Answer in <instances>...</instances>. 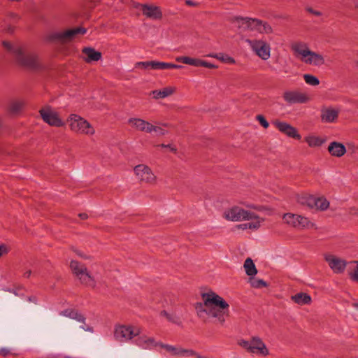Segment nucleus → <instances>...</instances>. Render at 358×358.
Wrapping results in <instances>:
<instances>
[{
  "label": "nucleus",
  "instance_id": "1",
  "mask_svg": "<svg viewBox=\"0 0 358 358\" xmlns=\"http://www.w3.org/2000/svg\"><path fill=\"white\" fill-rule=\"evenodd\" d=\"M203 303H196L195 309L199 317L205 315L214 317L220 324H223L229 315V304L214 292L202 294Z\"/></svg>",
  "mask_w": 358,
  "mask_h": 358
},
{
  "label": "nucleus",
  "instance_id": "2",
  "mask_svg": "<svg viewBox=\"0 0 358 358\" xmlns=\"http://www.w3.org/2000/svg\"><path fill=\"white\" fill-rule=\"evenodd\" d=\"M2 44L6 50L14 57L18 65L34 71L41 69V64L34 54L24 50L19 45H14L8 41H3Z\"/></svg>",
  "mask_w": 358,
  "mask_h": 358
},
{
  "label": "nucleus",
  "instance_id": "3",
  "mask_svg": "<svg viewBox=\"0 0 358 358\" xmlns=\"http://www.w3.org/2000/svg\"><path fill=\"white\" fill-rule=\"evenodd\" d=\"M297 201L301 205L306 206L311 210H324L329 206V202L324 197H316L308 194L298 196Z\"/></svg>",
  "mask_w": 358,
  "mask_h": 358
},
{
  "label": "nucleus",
  "instance_id": "4",
  "mask_svg": "<svg viewBox=\"0 0 358 358\" xmlns=\"http://www.w3.org/2000/svg\"><path fill=\"white\" fill-rule=\"evenodd\" d=\"M68 121L70 122L71 129L75 132L90 135L94 134L95 131L90 122L78 115L71 114Z\"/></svg>",
  "mask_w": 358,
  "mask_h": 358
},
{
  "label": "nucleus",
  "instance_id": "5",
  "mask_svg": "<svg viewBox=\"0 0 358 358\" xmlns=\"http://www.w3.org/2000/svg\"><path fill=\"white\" fill-rule=\"evenodd\" d=\"M240 346L251 353L258 354L263 356L268 355V350L262 340L259 337H252L251 341L241 340L238 341Z\"/></svg>",
  "mask_w": 358,
  "mask_h": 358
},
{
  "label": "nucleus",
  "instance_id": "6",
  "mask_svg": "<svg viewBox=\"0 0 358 358\" xmlns=\"http://www.w3.org/2000/svg\"><path fill=\"white\" fill-rule=\"evenodd\" d=\"M70 267L73 273L78 278L82 284L92 287L95 286L94 280L87 272V268L85 265L76 260H72L70 264Z\"/></svg>",
  "mask_w": 358,
  "mask_h": 358
},
{
  "label": "nucleus",
  "instance_id": "7",
  "mask_svg": "<svg viewBox=\"0 0 358 358\" xmlns=\"http://www.w3.org/2000/svg\"><path fill=\"white\" fill-rule=\"evenodd\" d=\"M141 333V329L133 326L120 325L116 327L114 332L115 338L120 342H125Z\"/></svg>",
  "mask_w": 358,
  "mask_h": 358
},
{
  "label": "nucleus",
  "instance_id": "8",
  "mask_svg": "<svg viewBox=\"0 0 358 358\" xmlns=\"http://www.w3.org/2000/svg\"><path fill=\"white\" fill-rule=\"evenodd\" d=\"M43 120L52 127H61L64 125V122L59 117L57 112L55 111L51 106H46L39 110Z\"/></svg>",
  "mask_w": 358,
  "mask_h": 358
},
{
  "label": "nucleus",
  "instance_id": "9",
  "mask_svg": "<svg viewBox=\"0 0 358 358\" xmlns=\"http://www.w3.org/2000/svg\"><path fill=\"white\" fill-rule=\"evenodd\" d=\"M231 22L241 31H257L259 32L260 20L236 16L233 17Z\"/></svg>",
  "mask_w": 358,
  "mask_h": 358
},
{
  "label": "nucleus",
  "instance_id": "10",
  "mask_svg": "<svg viewBox=\"0 0 358 358\" xmlns=\"http://www.w3.org/2000/svg\"><path fill=\"white\" fill-rule=\"evenodd\" d=\"M245 42L262 59L267 60L270 57L271 48L266 41L263 40L246 39Z\"/></svg>",
  "mask_w": 358,
  "mask_h": 358
},
{
  "label": "nucleus",
  "instance_id": "11",
  "mask_svg": "<svg viewBox=\"0 0 358 358\" xmlns=\"http://www.w3.org/2000/svg\"><path fill=\"white\" fill-rule=\"evenodd\" d=\"M292 49L297 55L303 57H307L308 55L311 54L313 56L312 64L320 66L324 63L323 57L320 54L310 50L306 43H296L293 45Z\"/></svg>",
  "mask_w": 358,
  "mask_h": 358
},
{
  "label": "nucleus",
  "instance_id": "12",
  "mask_svg": "<svg viewBox=\"0 0 358 358\" xmlns=\"http://www.w3.org/2000/svg\"><path fill=\"white\" fill-rule=\"evenodd\" d=\"M224 217L227 220L237 222L241 220H249L255 217V213L234 206L224 212Z\"/></svg>",
  "mask_w": 358,
  "mask_h": 358
},
{
  "label": "nucleus",
  "instance_id": "13",
  "mask_svg": "<svg viewBox=\"0 0 358 358\" xmlns=\"http://www.w3.org/2000/svg\"><path fill=\"white\" fill-rule=\"evenodd\" d=\"M283 220L289 226L298 229L308 228L313 225L307 217L293 213H285Z\"/></svg>",
  "mask_w": 358,
  "mask_h": 358
},
{
  "label": "nucleus",
  "instance_id": "14",
  "mask_svg": "<svg viewBox=\"0 0 358 358\" xmlns=\"http://www.w3.org/2000/svg\"><path fill=\"white\" fill-rule=\"evenodd\" d=\"M87 32V29L83 27H77L71 29H68L62 32L53 33L50 37L51 41H58L65 42L72 40L76 35L84 34Z\"/></svg>",
  "mask_w": 358,
  "mask_h": 358
},
{
  "label": "nucleus",
  "instance_id": "15",
  "mask_svg": "<svg viewBox=\"0 0 358 358\" xmlns=\"http://www.w3.org/2000/svg\"><path fill=\"white\" fill-rule=\"evenodd\" d=\"M134 172L141 181L151 183L155 180V176L148 166L137 165L134 168Z\"/></svg>",
  "mask_w": 358,
  "mask_h": 358
},
{
  "label": "nucleus",
  "instance_id": "16",
  "mask_svg": "<svg viewBox=\"0 0 358 358\" xmlns=\"http://www.w3.org/2000/svg\"><path fill=\"white\" fill-rule=\"evenodd\" d=\"M284 100L288 104L304 103L308 101V97L306 94L299 91H285L282 96Z\"/></svg>",
  "mask_w": 358,
  "mask_h": 358
},
{
  "label": "nucleus",
  "instance_id": "17",
  "mask_svg": "<svg viewBox=\"0 0 358 358\" xmlns=\"http://www.w3.org/2000/svg\"><path fill=\"white\" fill-rule=\"evenodd\" d=\"M325 260L335 273H341L345 271L346 262L331 255L325 256Z\"/></svg>",
  "mask_w": 358,
  "mask_h": 358
},
{
  "label": "nucleus",
  "instance_id": "18",
  "mask_svg": "<svg viewBox=\"0 0 358 358\" xmlns=\"http://www.w3.org/2000/svg\"><path fill=\"white\" fill-rule=\"evenodd\" d=\"M275 127L282 133L285 134L289 137L299 139L301 136L297 132L296 129L291 124L280 121H275L273 123Z\"/></svg>",
  "mask_w": 358,
  "mask_h": 358
},
{
  "label": "nucleus",
  "instance_id": "19",
  "mask_svg": "<svg viewBox=\"0 0 358 358\" xmlns=\"http://www.w3.org/2000/svg\"><path fill=\"white\" fill-rule=\"evenodd\" d=\"M142 12L148 18L159 20L162 17V12L157 6L144 4L142 6Z\"/></svg>",
  "mask_w": 358,
  "mask_h": 358
},
{
  "label": "nucleus",
  "instance_id": "20",
  "mask_svg": "<svg viewBox=\"0 0 358 358\" xmlns=\"http://www.w3.org/2000/svg\"><path fill=\"white\" fill-rule=\"evenodd\" d=\"M137 336L134 343L136 345L143 349L150 350L154 347L158 346V343L156 342L153 338L147 337L144 335L141 336V334Z\"/></svg>",
  "mask_w": 358,
  "mask_h": 358
},
{
  "label": "nucleus",
  "instance_id": "21",
  "mask_svg": "<svg viewBox=\"0 0 358 358\" xmlns=\"http://www.w3.org/2000/svg\"><path fill=\"white\" fill-rule=\"evenodd\" d=\"M339 110L333 108H324L321 110V120L323 122H334L338 117Z\"/></svg>",
  "mask_w": 358,
  "mask_h": 358
},
{
  "label": "nucleus",
  "instance_id": "22",
  "mask_svg": "<svg viewBox=\"0 0 358 358\" xmlns=\"http://www.w3.org/2000/svg\"><path fill=\"white\" fill-rule=\"evenodd\" d=\"M128 122L138 131L150 133L152 124L145 120L140 118H129Z\"/></svg>",
  "mask_w": 358,
  "mask_h": 358
},
{
  "label": "nucleus",
  "instance_id": "23",
  "mask_svg": "<svg viewBox=\"0 0 358 358\" xmlns=\"http://www.w3.org/2000/svg\"><path fill=\"white\" fill-rule=\"evenodd\" d=\"M158 346L166 350V352L170 353L173 356H179L181 358H185L187 355V352H188L189 350L183 349L182 348L176 347L173 345L164 344L162 343H158Z\"/></svg>",
  "mask_w": 358,
  "mask_h": 358
},
{
  "label": "nucleus",
  "instance_id": "24",
  "mask_svg": "<svg viewBox=\"0 0 358 358\" xmlns=\"http://www.w3.org/2000/svg\"><path fill=\"white\" fill-rule=\"evenodd\" d=\"M83 59L88 63L97 62L101 58L100 52L95 50L92 48L86 47L83 50Z\"/></svg>",
  "mask_w": 358,
  "mask_h": 358
},
{
  "label": "nucleus",
  "instance_id": "25",
  "mask_svg": "<svg viewBox=\"0 0 358 358\" xmlns=\"http://www.w3.org/2000/svg\"><path fill=\"white\" fill-rule=\"evenodd\" d=\"M328 151L332 156L341 157L346 152V148L343 143L334 141L329 145Z\"/></svg>",
  "mask_w": 358,
  "mask_h": 358
},
{
  "label": "nucleus",
  "instance_id": "26",
  "mask_svg": "<svg viewBox=\"0 0 358 358\" xmlns=\"http://www.w3.org/2000/svg\"><path fill=\"white\" fill-rule=\"evenodd\" d=\"M59 315L62 316H64L73 320H75L79 322L85 324V317L80 313L77 311L75 309H65L59 313Z\"/></svg>",
  "mask_w": 358,
  "mask_h": 358
},
{
  "label": "nucleus",
  "instance_id": "27",
  "mask_svg": "<svg viewBox=\"0 0 358 358\" xmlns=\"http://www.w3.org/2000/svg\"><path fill=\"white\" fill-rule=\"evenodd\" d=\"M291 299L299 305L309 304L311 302V297L306 293L299 292L291 296Z\"/></svg>",
  "mask_w": 358,
  "mask_h": 358
},
{
  "label": "nucleus",
  "instance_id": "28",
  "mask_svg": "<svg viewBox=\"0 0 358 358\" xmlns=\"http://www.w3.org/2000/svg\"><path fill=\"white\" fill-rule=\"evenodd\" d=\"M249 222L243 223L238 225V228L243 230L250 229L252 230L257 229L260 227L262 220L255 214V217L250 219Z\"/></svg>",
  "mask_w": 358,
  "mask_h": 358
},
{
  "label": "nucleus",
  "instance_id": "29",
  "mask_svg": "<svg viewBox=\"0 0 358 358\" xmlns=\"http://www.w3.org/2000/svg\"><path fill=\"white\" fill-rule=\"evenodd\" d=\"M243 267L246 274L249 275L250 278L254 277L257 273L256 266L250 258H247L245 259Z\"/></svg>",
  "mask_w": 358,
  "mask_h": 358
},
{
  "label": "nucleus",
  "instance_id": "30",
  "mask_svg": "<svg viewBox=\"0 0 358 358\" xmlns=\"http://www.w3.org/2000/svg\"><path fill=\"white\" fill-rule=\"evenodd\" d=\"M173 92L174 89L173 87H165L162 90H153L151 93L155 99H158L167 97L172 94Z\"/></svg>",
  "mask_w": 358,
  "mask_h": 358
},
{
  "label": "nucleus",
  "instance_id": "31",
  "mask_svg": "<svg viewBox=\"0 0 358 358\" xmlns=\"http://www.w3.org/2000/svg\"><path fill=\"white\" fill-rule=\"evenodd\" d=\"M161 315L166 317L168 321L173 324L178 325H180L181 324L180 316L179 315V314H177L176 311L173 313H169L167 310H164L161 312Z\"/></svg>",
  "mask_w": 358,
  "mask_h": 358
},
{
  "label": "nucleus",
  "instance_id": "32",
  "mask_svg": "<svg viewBox=\"0 0 358 358\" xmlns=\"http://www.w3.org/2000/svg\"><path fill=\"white\" fill-rule=\"evenodd\" d=\"M176 61L194 66H200L201 64V59L192 58L189 57H178L176 58Z\"/></svg>",
  "mask_w": 358,
  "mask_h": 358
},
{
  "label": "nucleus",
  "instance_id": "33",
  "mask_svg": "<svg viewBox=\"0 0 358 358\" xmlns=\"http://www.w3.org/2000/svg\"><path fill=\"white\" fill-rule=\"evenodd\" d=\"M303 78L307 84L312 86H316L320 83L319 79L317 77L310 74H304Z\"/></svg>",
  "mask_w": 358,
  "mask_h": 358
},
{
  "label": "nucleus",
  "instance_id": "34",
  "mask_svg": "<svg viewBox=\"0 0 358 358\" xmlns=\"http://www.w3.org/2000/svg\"><path fill=\"white\" fill-rule=\"evenodd\" d=\"M250 282L252 287L261 288L267 286V283L262 279H255L254 277L250 278Z\"/></svg>",
  "mask_w": 358,
  "mask_h": 358
},
{
  "label": "nucleus",
  "instance_id": "35",
  "mask_svg": "<svg viewBox=\"0 0 358 358\" xmlns=\"http://www.w3.org/2000/svg\"><path fill=\"white\" fill-rule=\"evenodd\" d=\"M272 31H273V29L269 24L260 20L259 33H260V34H271V33H272Z\"/></svg>",
  "mask_w": 358,
  "mask_h": 358
},
{
  "label": "nucleus",
  "instance_id": "36",
  "mask_svg": "<svg viewBox=\"0 0 358 358\" xmlns=\"http://www.w3.org/2000/svg\"><path fill=\"white\" fill-rule=\"evenodd\" d=\"M22 102L20 101H14L10 103L9 108L10 112L13 113H17L22 110Z\"/></svg>",
  "mask_w": 358,
  "mask_h": 358
},
{
  "label": "nucleus",
  "instance_id": "37",
  "mask_svg": "<svg viewBox=\"0 0 358 358\" xmlns=\"http://www.w3.org/2000/svg\"><path fill=\"white\" fill-rule=\"evenodd\" d=\"M154 69L155 70H164L171 69V63L154 61Z\"/></svg>",
  "mask_w": 358,
  "mask_h": 358
},
{
  "label": "nucleus",
  "instance_id": "38",
  "mask_svg": "<svg viewBox=\"0 0 358 358\" xmlns=\"http://www.w3.org/2000/svg\"><path fill=\"white\" fill-rule=\"evenodd\" d=\"M154 61L138 62L136 63L135 66L137 68H142L144 69H154Z\"/></svg>",
  "mask_w": 358,
  "mask_h": 358
},
{
  "label": "nucleus",
  "instance_id": "39",
  "mask_svg": "<svg viewBox=\"0 0 358 358\" xmlns=\"http://www.w3.org/2000/svg\"><path fill=\"white\" fill-rule=\"evenodd\" d=\"M308 144L311 147L320 146L322 144V141L318 137H309L307 138Z\"/></svg>",
  "mask_w": 358,
  "mask_h": 358
},
{
  "label": "nucleus",
  "instance_id": "40",
  "mask_svg": "<svg viewBox=\"0 0 358 358\" xmlns=\"http://www.w3.org/2000/svg\"><path fill=\"white\" fill-rule=\"evenodd\" d=\"M152 131H155L157 136H164L168 133V131L163 129L162 127L154 126L152 124L150 133H152Z\"/></svg>",
  "mask_w": 358,
  "mask_h": 358
},
{
  "label": "nucleus",
  "instance_id": "41",
  "mask_svg": "<svg viewBox=\"0 0 358 358\" xmlns=\"http://www.w3.org/2000/svg\"><path fill=\"white\" fill-rule=\"evenodd\" d=\"M216 58H217L222 61L227 62L229 63H231V64L235 63L234 59L228 55H224L220 54V56H216Z\"/></svg>",
  "mask_w": 358,
  "mask_h": 358
},
{
  "label": "nucleus",
  "instance_id": "42",
  "mask_svg": "<svg viewBox=\"0 0 358 358\" xmlns=\"http://www.w3.org/2000/svg\"><path fill=\"white\" fill-rule=\"evenodd\" d=\"M257 120L259 121V122L260 123V124L264 127V128H268V126H269V124L268 122V121L265 119V117L262 115H258L257 116Z\"/></svg>",
  "mask_w": 358,
  "mask_h": 358
},
{
  "label": "nucleus",
  "instance_id": "43",
  "mask_svg": "<svg viewBox=\"0 0 358 358\" xmlns=\"http://www.w3.org/2000/svg\"><path fill=\"white\" fill-rule=\"evenodd\" d=\"M350 275L353 281L358 282V263L356 265L354 272L350 273Z\"/></svg>",
  "mask_w": 358,
  "mask_h": 358
},
{
  "label": "nucleus",
  "instance_id": "44",
  "mask_svg": "<svg viewBox=\"0 0 358 358\" xmlns=\"http://www.w3.org/2000/svg\"><path fill=\"white\" fill-rule=\"evenodd\" d=\"M200 66H203L209 69H214L217 67L215 64L204 60H201Z\"/></svg>",
  "mask_w": 358,
  "mask_h": 358
},
{
  "label": "nucleus",
  "instance_id": "45",
  "mask_svg": "<svg viewBox=\"0 0 358 358\" xmlns=\"http://www.w3.org/2000/svg\"><path fill=\"white\" fill-rule=\"evenodd\" d=\"M300 57L301 61L304 62L306 64H312L313 56L311 54L308 55L307 57H303L302 56Z\"/></svg>",
  "mask_w": 358,
  "mask_h": 358
},
{
  "label": "nucleus",
  "instance_id": "46",
  "mask_svg": "<svg viewBox=\"0 0 358 358\" xmlns=\"http://www.w3.org/2000/svg\"><path fill=\"white\" fill-rule=\"evenodd\" d=\"M306 10H307L308 13H311V14H313V15H316V16H321V15H322V13H321L320 11L315 10L313 9V8H310V7H308V8H306Z\"/></svg>",
  "mask_w": 358,
  "mask_h": 358
},
{
  "label": "nucleus",
  "instance_id": "47",
  "mask_svg": "<svg viewBox=\"0 0 358 358\" xmlns=\"http://www.w3.org/2000/svg\"><path fill=\"white\" fill-rule=\"evenodd\" d=\"M10 353V350L8 348H0V355L3 356V357H6Z\"/></svg>",
  "mask_w": 358,
  "mask_h": 358
},
{
  "label": "nucleus",
  "instance_id": "48",
  "mask_svg": "<svg viewBox=\"0 0 358 358\" xmlns=\"http://www.w3.org/2000/svg\"><path fill=\"white\" fill-rule=\"evenodd\" d=\"M8 252V249L6 246L3 244L0 245V257Z\"/></svg>",
  "mask_w": 358,
  "mask_h": 358
},
{
  "label": "nucleus",
  "instance_id": "49",
  "mask_svg": "<svg viewBox=\"0 0 358 358\" xmlns=\"http://www.w3.org/2000/svg\"><path fill=\"white\" fill-rule=\"evenodd\" d=\"M158 146L161 147V148H169L171 149V152H176V148L175 147H173L170 144H167V145H166V144H160Z\"/></svg>",
  "mask_w": 358,
  "mask_h": 358
},
{
  "label": "nucleus",
  "instance_id": "50",
  "mask_svg": "<svg viewBox=\"0 0 358 358\" xmlns=\"http://www.w3.org/2000/svg\"><path fill=\"white\" fill-rule=\"evenodd\" d=\"M185 3L188 6H195L197 5V3L195 2V1H193L192 0H186L185 1Z\"/></svg>",
  "mask_w": 358,
  "mask_h": 358
},
{
  "label": "nucleus",
  "instance_id": "51",
  "mask_svg": "<svg viewBox=\"0 0 358 358\" xmlns=\"http://www.w3.org/2000/svg\"><path fill=\"white\" fill-rule=\"evenodd\" d=\"M80 328L83 329L85 331L92 332V331H93L92 327L85 326V325L80 326Z\"/></svg>",
  "mask_w": 358,
  "mask_h": 358
},
{
  "label": "nucleus",
  "instance_id": "52",
  "mask_svg": "<svg viewBox=\"0 0 358 358\" xmlns=\"http://www.w3.org/2000/svg\"><path fill=\"white\" fill-rule=\"evenodd\" d=\"M78 216L80 217V219L82 220H85L87 218L88 215L87 213H79Z\"/></svg>",
  "mask_w": 358,
  "mask_h": 358
},
{
  "label": "nucleus",
  "instance_id": "53",
  "mask_svg": "<svg viewBox=\"0 0 358 358\" xmlns=\"http://www.w3.org/2000/svg\"><path fill=\"white\" fill-rule=\"evenodd\" d=\"M183 66L181 65L174 64L171 63V69H181Z\"/></svg>",
  "mask_w": 358,
  "mask_h": 358
},
{
  "label": "nucleus",
  "instance_id": "54",
  "mask_svg": "<svg viewBox=\"0 0 358 358\" xmlns=\"http://www.w3.org/2000/svg\"><path fill=\"white\" fill-rule=\"evenodd\" d=\"M143 4H141V3H138V2H134V4H133V6H134V7L135 8H142V6H143Z\"/></svg>",
  "mask_w": 358,
  "mask_h": 358
},
{
  "label": "nucleus",
  "instance_id": "55",
  "mask_svg": "<svg viewBox=\"0 0 358 358\" xmlns=\"http://www.w3.org/2000/svg\"><path fill=\"white\" fill-rule=\"evenodd\" d=\"M31 271L29 270V271H26V272L24 273V276L25 278H29V277H30V275H31Z\"/></svg>",
  "mask_w": 358,
  "mask_h": 358
},
{
  "label": "nucleus",
  "instance_id": "56",
  "mask_svg": "<svg viewBox=\"0 0 358 358\" xmlns=\"http://www.w3.org/2000/svg\"><path fill=\"white\" fill-rule=\"evenodd\" d=\"M28 301L30 302L36 303V297H28Z\"/></svg>",
  "mask_w": 358,
  "mask_h": 358
},
{
  "label": "nucleus",
  "instance_id": "57",
  "mask_svg": "<svg viewBox=\"0 0 358 358\" xmlns=\"http://www.w3.org/2000/svg\"><path fill=\"white\" fill-rule=\"evenodd\" d=\"M13 31V28L10 26L8 27V32L12 33Z\"/></svg>",
  "mask_w": 358,
  "mask_h": 358
},
{
  "label": "nucleus",
  "instance_id": "58",
  "mask_svg": "<svg viewBox=\"0 0 358 358\" xmlns=\"http://www.w3.org/2000/svg\"><path fill=\"white\" fill-rule=\"evenodd\" d=\"M352 306L353 307L358 310V303H353Z\"/></svg>",
  "mask_w": 358,
  "mask_h": 358
},
{
  "label": "nucleus",
  "instance_id": "59",
  "mask_svg": "<svg viewBox=\"0 0 358 358\" xmlns=\"http://www.w3.org/2000/svg\"><path fill=\"white\" fill-rule=\"evenodd\" d=\"M209 56L212 57H215L216 58V56H220V55H210Z\"/></svg>",
  "mask_w": 358,
  "mask_h": 358
},
{
  "label": "nucleus",
  "instance_id": "60",
  "mask_svg": "<svg viewBox=\"0 0 358 358\" xmlns=\"http://www.w3.org/2000/svg\"><path fill=\"white\" fill-rule=\"evenodd\" d=\"M9 292H12V293L15 294V295L17 294H16V292H15V291H13V290H9Z\"/></svg>",
  "mask_w": 358,
  "mask_h": 358
}]
</instances>
